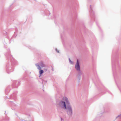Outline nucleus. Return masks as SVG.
<instances>
[{
    "label": "nucleus",
    "instance_id": "10",
    "mask_svg": "<svg viewBox=\"0 0 121 121\" xmlns=\"http://www.w3.org/2000/svg\"><path fill=\"white\" fill-rule=\"evenodd\" d=\"M69 62L70 63L72 64H73V62L69 58Z\"/></svg>",
    "mask_w": 121,
    "mask_h": 121
},
{
    "label": "nucleus",
    "instance_id": "17",
    "mask_svg": "<svg viewBox=\"0 0 121 121\" xmlns=\"http://www.w3.org/2000/svg\"><path fill=\"white\" fill-rule=\"evenodd\" d=\"M62 120H62V118H61V121H62Z\"/></svg>",
    "mask_w": 121,
    "mask_h": 121
},
{
    "label": "nucleus",
    "instance_id": "1",
    "mask_svg": "<svg viewBox=\"0 0 121 121\" xmlns=\"http://www.w3.org/2000/svg\"><path fill=\"white\" fill-rule=\"evenodd\" d=\"M58 105L60 108H57V109L60 112H62V109L65 110L67 114L69 116L71 117L73 114L72 107L68 98L66 97L63 98L62 100L60 101Z\"/></svg>",
    "mask_w": 121,
    "mask_h": 121
},
{
    "label": "nucleus",
    "instance_id": "13",
    "mask_svg": "<svg viewBox=\"0 0 121 121\" xmlns=\"http://www.w3.org/2000/svg\"><path fill=\"white\" fill-rule=\"evenodd\" d=\"M80 78H81V76H79L78 77V79L79 80H80Z\"/></svg>",
    "mask_w": 121,
    "mask_h": 121
},
{
    "label": "nucleus",
    "instance_id": "20",
    "mask_svg": "<svg viewBox=\"0 0 121 121\" xmlns=\"http://www.w3.org/2000/svg\"><path fill=\"white\" fill-rule=\"evenodd\" d=\"M9 51L10 50H9L8 51Z\"/></svg>",
    "mask_w": 121,
    "mask_h": 121
},
{
    "label": "nucleus",
    "instance_id": "6",
    "mask_svg": "<svg viewBox=\"0 0 121 121\" xmlns=\"http://www.w3.org/2000/svg\"><path fill=\"white\" fill-rule=\"evenodd\" d=\"M5 55L7 58L8 59L10 58V59H11V58H13L12 56L10 55L9 52L8 53V55L7 53Z\"/></svg>",
    "mask_w": 121,
    "mask_h": 121
},
{
    "label": "nucleus",
    "instance_id": "19",
    "mask_svg": "<svg viewBox=\"0 0 121 121\" xmlns=\"http://www.w3.org/2000/svg\"><path fill=\"white\" fill-rule=\"evenodd\" d=\"M23 121H25V120H24Z\"/></svg>",
    "mask_w": 121,
    "mask_h": 121
},
{
    "label": "nucleus",
    "instance_id": "3",
    "mask_svg": "<svg viewBox=\"0 0 121 121\" xmlns=\"http://www.w3.org/2000/svg\"><path fill=\"white\" fill-rule=\"evenodd\" d=\"M6 71L8 73L12 72L13 70V68L12 65L8 63L6 65Z\"/></svg>",
    "mask_w": 121,
    "mask_h": 121
},
{
    "label": "nucleus",
    "instance_id": "8",
    "mask_svg": "<svg viewBox=\"0 0 121 121\" xmlns=\"http://www.w3.org/2000/svg\"><path fill=\"white\" fill-rule=\"evenodd\" d=\"M112 68L113 69L114 66L115 65V62L113 60L112 58Z\"/></svg>",
    "mask_w": 121,
    "mask_h": 121
},
{
    "label": "nucleus",
    "instance_id": "2",
    "mask_svg": "<svg viewBox=\"0 0 121 121\" xmlns=\"http://www.w3.org/2000/svg\"><path fill=\"white\" fill-rule=\"evenodd\" d=\"M35 65L37 67V69L39 70H40L41 69V68L46 67V65L44 63L41 61L39 62L37 64H35Z\"/></svg>",
    "mask_w": 121,
    "mask_h": 121
},
{
    "label": "nucleus",
    "instance_id": "16",
    "mask_svg": "<svg viewBox=\"0 0 121 121\" xmlns=\"http://www.w3.org/2000/svg\"><path fill=\"white\" fill-rule=\"evenodd\" d=\"M8 119H9V118L8 117H6V120H7Z\"/></svg>",
    "mask_w": 121,
    "mask_h": 121
},
{
    "label": "nucleus",
    "instance_id": "11",
    "mask_svg": "<svg viewBox=\"0 0 121 121\" xmlns=\"http://www.w3.org/2000/svg\"><path fill=\"white\" fill-rule=\"evenodd\" d=\"M78 74L79 76H81V75L82 74V73L81 71H80L78 72Z\"/></svg>",
    "mask_w": 121,
    "mask_h": 121
},
{
    "label": "nucleus",
    "instance_id": "5",
    "mask_svg": "<svg viewBox=\"0 0 121 121\" xmlns=\"http://www.w3.org/2000/svg\"><path fill=\"white\" fill-rule=\"evenodd\" d=\"M20 82H17V81H15L14 82L13 85L15 86V87H14L15 88H17V87L18 85L19 84Z\"/></svg>",
    "mask_w": 121,
    "mask_h": 121
},
{
    "label": "nucleus",
    "instance_id": "9",
    "mask_svg": "<svg viewBox=\"0 0 121 121\" xmlns=\"http://www.w3.org/2000/svg\"><path fill=\"white\" fill-rule=\"evenodd\" d=\"M92 8H90V12L91 14L92 15V14H94V12L93 11V10H92Z\"/></svg>",
    "mask_w": 121,
    "mask_h": 121
},
{
    "label": "nucleus",
    "instance_id": "4",
    "mask_svg": "<svg viewBox=\"0 0 121 121\" xmlns=\"http://www.w3.org/2000/svg\"><path fill=\"white\" fill-rule=\"evenodd\" d=\"M75 69L78 71H79L80 70V66L79 64V63L78 60H77V62L75 66Z\"/></svg>",
    "mask_w": 121,
    "mask_h": 121
},
{
    "label": "nucleus",
    "instance_id": "18",
    "mask_svg": "<svg viewBox=\"0 0 121 121\" xmlns=\"http://www.w3.org/2000/svg\"><path fill=\"white\" fill-rule=\"evenodd\" d=\"M5 114H6V112H5Z\"/></svg>",
    "mask_w": 121,
    "mask_h": 121
},
{
    "label": "nucleus",
    "instance_id": "14",
    "mask_svg": "<svg viewBox=\"0 0 121 121\" xmlns=\"http://www.w3.org/2000/svg\"><path fill=\"white\" fill-rule=\"evenodd\" d=\"M48 69H44V70L45 71H47Z\"/></svg>",
    "mask_w": 121,
    "mask_h": 121
},
{
    "label": "nucleus",
    "instance_id": "7",
    "mask_svg": "<svg viewBox=\"0 0 121 121\" xmlns=\"http://www.w3.org/2000/svg\"><path fill=\"white\" fill-rule=\"evenodd\" d=\"M40 71H39V77L40 76L41 74L43 73L44 72V71L43 70H41L40 69V70H39Z\"/></svg>",
    "mask_w": 121,
    "mask_h": 121
},
{
    "label": "nucleus",
    "instance_id": "12",
    "mask_svg": "<svg viewBox=\"0 0 121 121\" xmlns=\"http://www.w3.org/2000/svg\"><path fill=\"white\" fill-rule=\"evenodd\" d=\"M55 50L57 53H59V50H57V48H56L55 49Z\"/></svg>",
    "mask_w": 121,
    "mask_h": 121
},
{
    "label": "nucleus",
    "instance_id": "15",
    "mask_svg": "<svg viewBox=\"0 0 121 121\" xmlns=\"http://www.w3.org/2000/svg\"><path fill=\"white\" fill-rule=\"evenodd\" d=\"M121 114H120L119 115L118 117H117H117H121Z\"/></svg>",
    "mask_w": 121,
    "mask_h": 121
}]
</instances>
